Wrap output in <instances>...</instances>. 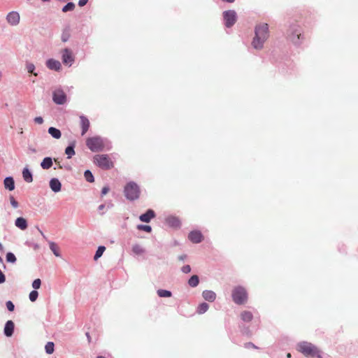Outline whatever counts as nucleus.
<instances>
[{
	"mask_svg": "<svg viewBox=\"0 0 358 358\" xmlns=\"http://www.w3.org/2000/svg\"><path fill=\"white\" fill-rule=\"evenodd\" d=\"M268 37L269 31L268 24L263 22L257 24L255 27V36L251 43L252 48L257 50H262Z\"/></svg>",
	"mask_w": 358,
	"mask_h": 358,
	"instance_id": "f257e3e1",
	"label": "nucleus"
},
{
	"mask_svg": "<svg viewBox=\"0 0 358 358\" xmlns=\"http://www.w3.org/2000/svg\"><path fill=\"white\" fill-rule=\"evenodd\" d=\"M86 145L92 152H100L108 145V141L101 136H96L87 138Z\"/></svg>",
	"mask_w": 358,
	"mask_h": 358,
	"instance_id": "f03ea898",
	"label": "nucleus"
},
{
	"mask_svg": "<svg viewBox=\"0 0 358 358\" xmlns=\"http://www.w3.org/2000/svg\"><path fill=\"white\" fill-rule=\"evenodd\" d=\"M124 195L130 201H134L139 197L140 189L136 183L129 182L124 187Z\"/></svg>",
	"mask_w": 358,
	"mask_h": 358,
	"instance_id": "7ed1b4c3",
	"label": "nucleus"
},
{
	"mask_svg": "<svg viewBox=\"0 0 358 358\" xmlns=\"http://www.w3.org/2000/svg\"><path fill=\"white\" fill-rule=\"evenodd\" d=\"M232 299L236 304H243L247 301L248 294L245 289L243 287H236L232 290Z\"/></svg>",
	"mask_w": 358,
	"mask_h": 358,
	"instance_id": "20e7f679",
	"label": "nucleus"
},
{
	"mask_svg": "<svg viewBox=\"0 0 358 358\" xmlns=\"http://www.w3.org/2000/svg\"><path fill=\"white\" fill-rule=\"evenodd\" d=\"M94 162L103 169H109L113 167V162L107 155H95Z\"/></svg>",
	"mask_w": 358,
	"mask_h": 358,
	"instance_id": "39448f33",
	"label": "nucleus"
},
{
	"mask_svg": "<svg viewBox=\"0 0 358 358\" xmlns=\"http://www.w3.org/2000/svg\"><path fill=\"white\" fill-rule=\"evenodd\" d=\"M296 350L306 357L313 355V347L310 343L306 341L300 342L296 345Z\"/></svg>",
	"mask_w": 358,
	"mask_h": 358,
	"instance_id": "423d86ee",
	"label": "nucleus"
},
{
	"mask_svg": "<svg viewBox=\"0 0 358 358\" xmlns=\"http://www.w3.org/2000/svg\"><path fill=\"white\" fill-rule=\"evenodd\" d=\"M52 100L58 105L64 104L67 98L65 92L60 88L56 89L52 92Z\"/></svg>",
	"mask_w": 358,
	"mask_h": 358,
	"instance_id": "0eeeda50",
	"label": "nucleus"
},
{
	"mask_svg": "<svg viewBox=\"0 0 358 358\" xmlns=\"http://www.w3.org/2000/svg\"><path fill=\"white\" fill-rule=\"evenodd\" d=\"M61 53L63 64L68 66H72L74 62V57L72 51L69 48H65L62 50Z\"/></svg>",
	"mask_w": 358,
	"mask_h": 358,
	"instance_id": "6e6552de",
	"label": "nucleus"
},
{
	"mask_svg": "<svg viewBox=\"0 0 358 358\" xmlns=\"http://www.w3.org/2000/svg\"><path fill=\"white\" fill-rule=\"evenodd\" d=\"M289 31V39L295 45H299L301 36V29L299 27L294 26L290 29Z\"/></svg>",
	"mask_w": 358,
	"mask_h": 358,
	"instance_id": "1a4fd4ad",
	"label": "nucleus"
},
{
	"mask_svg": "<svg viewBox=\"0 0 358 358\" xmlns=\"http://www.w3.org/2000/svg\"><path fill=\"white\" fill-rule=\"evenodd\" d=\"M225 25L227 27H230L234 24L236 21V13L234 10H227L223 13Z\"/></svg>",
	"mask_w": 358,
	"mask_h": 358,
	"instance_id": "9d476101",
	"label": "nucleus"
},
{
	"mask_svg": "<svg viewBox=\"0 0 358 358\" xmlns=\"http://www.w3.org/2000/svg\"><path fill=\"white\" fill-rule=\"evenodd\" d=\"M20 14L16 11H11L8 13L6 20L11 26H16L20 22Z\"/></svg>",
	"mask_w": 358,
	"mask_h": 358,
	"instance_id": "9b49d317",
	"label": "nucleus"
},
{
	"mask_svg": "<svg viewBox=\"0 0 358 358\" xmlns=\"http://www.w3.org/2000/svg\"><path fill=\"white\" fill-rule=\"evenodd\" d=\"M46 66L50 70L59 71L62 68V64L58 60L49 59L46 61Z\"/></svg>",
	"mask_w": 358,
	"mask_h": 358,
	"instance_id": "f8f14e48",
	"label": "nucleus"
},
{
	"mask_svg": "<svg viewBox=\"0 0 358 358\" xmlns=\"http://www.w3.org/2000/svg\"><path fill=\"white\" fill-rule=\"evenodd\" d=\"M188 237L189 239L194 243H199L203 240V236L199 231H191Z\"/></svg>",
	"mask_w": 358,
	"mask_h": 358,
	"instance_id": "ddd939ff",
	"label": "nucleus"
},
{
	"mask_svg": "<svg viewBox=\"0 0 358 358\" xmlns=\"http://www.w3.org/2000/svg\"><path fill=\"white\" fill-rule=\"evenodd\" d=\"M49 185L52 192L57 193L61 191L62 184L57 178H52Z\"/></svg>",
	"mask_w": 358,
	"mask_h": 358,
	"instance_id": "4468645a",
	"label": "nucleus"
},
{
	"mask_svg": "<svg viewBox=\"0 0 358 358\" xmlns=\"http://www.w3.org/2000/svg\"><path fill=\"white\" fill-rule=\"evenodd\" d=\"M14 327L15 325L13 321H7L4 327V334L8 337L11 336L13 334Z\"/></svg>",
	"mask_w": 358,
	"mask_h": 358,
	"instance_id": "2eb2a0df",
	"label": "nucleus"
},
{
	"mask_svg": "<svg viewBox=\"0 0 358 358\" xmlns=\"http://www.w3.org/2000/svg\"><path fill=\"white\" fill-rule=\"evenodd\" d=\"M80 124H81V128H82L81 135L83 136L89 129L90 121L86 117L83 116V115L80 117Z\"/></svg>",
	"mask_w": 358,
	"mask_h": 358,
	"instance_id": "dca6fc26",
	"label": "nucleus"
},
{
	"mask_svg": "<svg viewBox=\"0 0 358 358\" xmlns=\"http://www.w3.org/2000/svg\"><path fill=\"white\" fill-rule=\"evenodd\" d=\"M15 225L17 228L21 229V230H25L27 227H28V224H27V221L25 218L24 217H17L15 221Z\"/></svg>",
	"mask_w": 358,
	"mask_h": 358,
	"instance_id": "f3484780",
	"label": "nucleus"
},
{
	"mask_svg": "<svg viewBox=\"0 0 358 358\" xmlns=\"http://www.w3.org/2000/svg\"><path fill=\"white\" fill-rule=\"evenodd\" d=\"M202 296L206 301L213 302L216 299V294L211 290H204L202 293Z\"/></svg>",
	"mask_w": 358,
	"mask_h": 358,
	"instance_id": "a211bd4d",
	"label": "nucleus"
},
{
	"mask_svg": "<svg viewBox=\"0 0 358 358\" xmlns=\"http://www.w3.org/2000/svg\"><path fill=\"white\" fill-rule=\"evenodd\" d=\"M155 217V212L152 210H148L145 213L140 215L139 219L144 222H149Z\"/></svg>",
	"mask_w": 358,
	"mask_h": 358,
	"instance_id": "6ab92c4d",
	"label": "nucleus"
},
{
	"mask_svg": "<svg viewBox=\"0 0 358 358\" xmlns=\"http://www.w3.org/2000/svg\"><path fill=\"white\" fill-rule=\"evenodd\" d=\"M166 222L169 226L172 227H178L180 224V220L173 216L168 217L166 219Z\"/></svg>",
	"mask_w": 358,
	"mask_h": 358,
	"instance_id": "aec40b11",
	"label": "nucleus"
},
{
	"mask_svg": "<svg viewBox=\"0 0 358 358\" xmlns=\"http://www.w3.org/2000/svg\"><path fill=\"white\" fill-rule=\"evenodd\" d=\"M4 187L9 191H12L15 189V182L12 177H6L3 181Z\"/></svg>",
	"mask_w": 358,
	"mask_h": 358,
	"instance_id": "412c9836",
	"label": "nucleus"
},
{
	"mask_svg": "<svg viewBox=\"0 0 358 358\" xmlns=\"http://www.w3.org/2000/svg\"><path fill=\"white\" fill-rule=\"evenodd\" d=\"M52 166V159L51 157H45L41 163L43 169H48Z\"/></svg>",
	"mask_w": 358,
	"mask_h": 358,
	"instance_id": "4be33fe9",
	"label": "nucleus"
},
{
	"mask_svg": "<svg viewBox=\"0 0 358 358\" xmlns=\"http://www.w3.org/2000/svg\"><path fill=\"white\" fill-rule=\"evenodd\" d=\"M22 177L27 182H31L33 180L32 174L27 167L24 168L22 171Z\"/></svg>",
	"mask_w": 358,
	"mask_h": 358,
	"instance_id": "5701e85b",
	"label": "nucleus"
},
{
	"mask_svg": "<svg viewBox=\"0 0 358 358\" xmlns=\"http://www.w3.org/2000/svg\"><path fill=\"white\" fill-rule=\"evenodd\" d=\"M49 247H50V250L53 252V254L56 257H61V254L59 252V248L55 242L49 241Z\"/></svg>",
	"mask_w": 358,
	"mask_h": 358,
	"instance_id": "b1692460",
	"label": "nucleus"
},
{
	"mask_svg": "<svg viewBox=\"0 0 358 358\" xmlns=\"http://www.w3.org/2000/svg\"><path fill=\"white\" fill-rule=\"evenodd\" d=\"M48 133L54 138H56V139H59L61 137V136H62L61 131L58 129L55 128V127H50L48 129Z\"/></svg>",
	"mask_w": 358,
	"mask_h": 358,
	"instance_id": "393cba45",
	"label": "nucleus"
},
{
	"mask_svg": "<svg viewBox=\"0 0 358 358\" xmlns=\"http://www.w3.org/2000/svg\"><path fill=\"white\" fill-rule=\"evenodd\" d=\"M199 283V277L196 275H192L188 280V284L192 287H196Z\"/></svg>",
	"mask_w": 358,
	"mask_h": 358,
	"instance_id": "a878e982",
	"label": "nucleus"
},
{
	"mask_svg": "<svg viewBox=\"0 0 358 358\" xmlns=\"http://www.w3.org/2000/svg\"><path fill=\"white\" fill-rule=\"evenodd\" d=\"M241 319L245 322H250L253 317L252 313L243 311L241 315Z\"/></svg>",
	"mask_w": 358,
	"mask_h": 358,
	"instance_id": "bb28decb",
	"label": "nucleus"
},
{
	"mask_svg": "<svg viewBox=\"0 0 358 358\" xmlns=\"http://www.w3.org/2000/svg\"><path fill=\"white\" fill-rule=\"evenodd\" d=\"M105 250H106L105 246H99L96 251V253L94 257V259L95 261H96L99 258H100L102 256V255Z\"/></svg>",
	"mask_w": 358,
	"mask_h": 358,
	"instance_id": "cd10ccee",
	"label": "nucleus"
},
{
	"mask_svg": "<svg viewBox=\"0 0 358 358\" xmlns=\"http://www.w3.org/2000/svg\"><path fill=\"white\" fill-rule=\"evenodd\" d=\"M45 352L48 355H51L54 352L55 345L52 342H48L45 346Z\"/></svg>",
	"mask_w": 358,
	"mask_h": 358,
	"instance_id": "c85d7f7f",
	"label": "nucleus"
},
{
	"mask_svg": "<svg viewBox=\"0 0 358 358\" xmlns=\"http://www.w3.org/2000/svg\"><path fill=\"white\" fill-rule=\"evenodd\" d=\"M208 308H209V306L208 303H202L198 306L197 313L199 314H203L208 310Z\"/></svg>",
	"mask_w": 358,
	"mask_h": 358,
	"instance_id": "c756f323",
	"label": "nucleus"
},
{
	"mask_svg": "<svg viewBox=\"0 0 358 358\" xmlns=\"http://www.w3.org/2000/svg\"><path fill=\"white\" fill-rule=\"evenodd\" d=\"M65 153L67 155V158L70 159L75 155L74 145H69L65 150Z\"/></svg>",
	"mask_w": 358,
	"mask_h": 358,
	"instance_id": "7c9ffc66",
	"label": "nucleus"
},
{
	"mask_svg": "<svg viewBox=\"0 0 358 358\" xmlns=\"http://www.w3.org/2000/svg\"><path fill=\"white\" fill-rule=\"evenodd\" d=\"M157 294L159 297H171L172 295L170 291L166 289H158Z\"/></svg>",
	"mask_w": 358,
	"mask_h": 358,
	"instance_id": "2f4dec72",
	"label": "nucleus"
},
{
	"mask_svg": "<svg viewBox=\"0 0 358 358\" xmlns=\"http://www.w3.org/2000/svg\"><path fill=\"white\" fill-rule=\"evenodd\" d=\"M132 251L136 255H141L144 252L143 248L138 244L133 245Z\"/></svg>",
	"mask_w": 358,
	"mask_h": 358,
	"instance_id": "473e14b6",
	"label": "nucleus"
},
{
	"mask_svg": "<svg viewBox=\"0 0 358 358\" xmlns=\"http://www.w3.org/2000/svg\"><path fill=\"white\" fill-rule=\"evenodd\" d=\"M84 176H85V180L89 182H92L94 180V176H93L92 172L89 170H87L85 171Z\"/></svg>",
	"mask_w": 358,
	"mask_h": 358,
	"instance_id": "72a5a7b5",
	"label": "nucleus"
},
{
	"mask_svg": "<svg viewBox=\"0 0 358 358\" xmlns=\"http://www.w3.org/2000/svg\"><path fill=\"white\" fill-rule=\"evenodd\" d=\"M26 69L29 73H34V76H37V73H34L35 70V65L33 63L27 62L26 63Z\"/></svg>",
	"mask_w": 358,
	"mask_h": 358,
	"instance_id": "f704fd0d",
	"label": "nucleus"
},
{
	"mask_svg": "<svg viewBox=\"0 0 358 358\" xmlns=\"http://www.w3.org/2000/svg\"><path fill=\"white\" fill-rule=\"evenodd\" d=\"M75 8V4L73 2H69L62 8V11L66 13L73 10Z\"/></svg>",
	"mask_w": 358,
	"mask_h": 358,
	"instance_id": "c9c22d12",
	"label": "nucleus"
},
{
	"mask_svg": "<svg viewBox=\"0 0 358 358\" xmlns=\"http://www.w3.org/2000/svg\"><path fill=\"white\" fill-rule=\"evenodd\" d=\"M6 258L8 262L15 263L16 262V257L15 255L12 252H8L6 254Z\"/></svg>",
	"mask_w": 358,
	"mask_h": 358,
	"instance_id": "e433bc0d",
	"label": "nucleus"
},
{
	"mask_svg": "<svg viewBox=\"0 0 358 358\" xmlns=\"http://www.w3.org/2000/svg\"><path fill=\"white\" fill-rule=\"evenodd\" d=\"M38 296V292L36 290H33L29 293V298L31 302H34Z\"/></svg>",
	"mask_w": 358,
	"mask_h": 358,
	"instance_id": "4c0bfd02",
	"label": "nucleus"
},
{
	"mask_svg": "<svg viewBox=\"0 0 358 358\" xmlns=\"http://www.w3.org/2000/svg\"><path fill=\"white\" fill-rule=\"evenodd\" d=\"M137 229L138 230L145 231L148 232V233H150L152 231V228L149 225L138 224L137 226Z\"/></svg>",
	"mask_w": 358,
	"mask_h": 358,
	"instance_id": "58836bf2",
	"label": "nucleus"
},
{
	"mask_svg": "<svg viewBox=\"0 0 358 358\" xmlns=\"http://www.w3.org/2000/svg\"><path fill=\"white\" fill-rule=\"evenodd\" d=\"M41 285V281L39 278L36 279L32 282V287L35 289H38L40 288Z\"/></svg>",
	"mask_w": 358,
	"mask_h": 358,
	"instance_id": "ea45409f",
	"label": "nucleus"
},
{
	"mask_svg": "<svg viewBox=\"0 0 358 358\" xmlns=\"http://www.w3.org/2000/svg\"><path fill=\"white\" fill-rule=\"evenodd\" d=\"M10 202L11 206L14 208H18V206H19L18 202L14 199V197L13 196H10Z\"/></svg>",
	"mask_w": 358,
	"mask_h": 358,
	"instance_id": "a19ab883",
	"label": "nucleus"
},
{
	"mask_svg": "<svg viewBox=\"0 0 358 358\" xmlns=\"http://www.w3.org/2000/svg\"><path fill=\"white\" fill-rule=\"evenodd\" d=\"M6 308L7 309L9 310V311H13L14 308H15V306L14 304L13 303L12 301H8L6 303Z\"/></svg>",
	"mask_w": 358,
	"mask_h": 358,
	"instance_id": "79ce46f5",
	"label": "nucleus"
},
{
	"mask_svg": "<svg viewBox=\"0 0 358 358\" xmlns=\"http://www.w3.org/2000/svg\"><path fill=\"white\" fill-rule=\"evenodd\" d=\"M181 271L184 273H189L191 271V267L189 265L183 266L181 268Z\"/></svg>",
	"mask_w": 358,
	"mask_h": 358,
	"instance_id": "37998d69",
	"label": "nucleus"
},
{
	"mask_svg": "<svg viewBox=\"0 0 358 358\" xmlns=\"http://www.w3.org/2000/svg\"><path fill=\"white\" fill-rule=\"evenodd\" d=\"M34 122L36 124H41L43 123V119L41 117H36L34 118Z\"/></svg>",
	"mask_w": 358,
	"mask_h": 358,
	"instance_id": "c03bdc74",
	"label": "nucleus"
},
{
	"mask_svg": "<svg viewBox=\"0 0 358 358\" xmlns=\"http://www.w3.org/2000/svg\"><path fill=\"white\" fill-rule=\"evenodd\" d=\"M6 281V277L5 275L3 273V272L0 270V284L3 283Z\"/></svg>",
	"mask_w": 358,
	"mask_h": 358,
	"instance_id": "a18cd8bd",
	"label": "nucleus"
},
{
	"mask_svg": "<svg viewBox=\"0 0 358 358\" xmlns=\"http://www.w3.org/2000/svg\"><path fill=\"white\" fill-rule=\"evenodd\" d=\"M109 192L108 187H103L101 189V196L106 195Z\"/></svg>",
	"mask_w": 358,
	"mask_h": 358,
	"instance_id": "49530a36",
	"label": "nucleus"
},
{
	"mask_svg": "<svg viewBox=\"0 0 358 358\" xmlns=\"http://www.w3.org/2000/svg\"><path fill=\"white\" fill-rule=\"evenodd\" d=\"M88 0H79L78 5L82 7L87 4Z\"/></svg>",
	"mask_w": 358,
	"mask_h": 358,
	"instance_id": "de8ad7c7",
	"label": "nucleus"
},
{
	"mask_svg": "<svg viewBox=\"0 0 358 358\" xmlns=\"http://www.w3.org/2000/svg\"><path fill=\"white\" fill-rule=\"evenodd\" d=\"M99 210H103L104 208H105V205L104 204H101L99 206Z\"/></svg>",
	"mask_w": 358,
	"mask_h": 358,
	"instance_id": "09e8293b",
	"label": "nucleus"
},
{
	"mask_svg": "<svg viewBox=\"0 0 358 358\" xmlns=\"http://www.w3.org/2000/svg\"><path fill=\"white\" fill-rule=\"evenodd\" d=\"M186 258V255H181L178 257V259L181 261L184 260Z\"/></svg>",
	"mask_w": 358,
	"mask_h": 358,
	"instance_id": "8fccbe9b",
	"label": "nucleus"
},
{
	"mask_svg": "<svg viewBox=\"0 0 358 358\" xmlns=\"http://www.w3.org/2000/svg\"><path fill=\"white\" fill-rule=\"evenodd\" d=\"M34 250H38L39 248V245L38 244H34Z\"/></svg>",
	"mask_w": 358,
	"mask_h": 358,
	"instance_id": "3c124183",
	"label": "nucleus"
},
{
	"mask_svg": "<svg viewBox=\"0 0 358 358\" xmlns=\"http://www.w3.org/2000/svg\"><path fill=\"white\" fill-rule=\"evenodd\" d=\"M3 245L0 243V250H3Z\"/></svg>",
	"mask_w": 358,
	"mask_h": 358,
	"instance_id": "603ef678",
	"label": "nucleus"
},
{
	"mask_svg": "<svg viewBox=\"0 0 358 358\" xmlns=\"http://www.w3.org/2000/svg\"><path fill=\"white\" fill-rule=\"evenodd\" d=\"M287 358H290L291 357V354L290 353H287Z\"/></svg>",
	"mask_w": 358,
	"mask_h": 358,
	"instance_id": "864d4df0",
	"label": "nucleus"
},
{
	"mask_svg": "<svg viewBox=\"0 0 358 358\" xmlns=\"http://www.w3.org/2000/svg\"><path fill=\"white\" fill-rule=\"evenodd\" d=\"M248 345H251V346H252L253 348H255V345H254V344H252V343H248Z\"/></svg>",
	"mask_w": 358,
	"mask_h": 358,
	"instance_id": "5fc2aeb1",
	"label": "nucleus"
},
{
	"mask_svg": "<svg viewBox=\"0 0 358 358\" xmlns=\"http://www.w3.org/2000/svg\"><path fill=\"white\" fill-rule=\"evenodd\" d=\"M62 41H66V37H64V38H62Z\"/></svg>",
	"mask_w": 358,
	"mask_h": 358,
	"instance_id": "6e6d98bb",
	"label": "nucleus"
},
{
	"mask_svg": "<svg viewBox=\"0 0 358 358\" xmlns=\"http://www.w3.org/2000/svg\"><path fill=\"white\" fill-rule=\"evenodd\" d=\"M62 41H66V37H64V38H62Z\"/></svg>",
	"mask_w": 358,
	"mask_h": 358,
	"instance_id": "4d7b16f0",
	"label": "nucleus"
},
{
	"mask_svg": "<svg viewBox=\"0 0 358 358\" xmlns=\"http://www.w3.org/2000/svg\"><path fill=\"white\" fill-rule=\"evenodd\" d=\"M317 358H322V357L320 355H317Z\"/></svg>",
	"mask_w": 358,
	"mask_h": 358,
	"instance_id": "13d9d810",
	"label": "nucleus"
},
{
	"mask_svg": "<svg viewBox=\"0 0 358 358\" xmlns=\"http://www.w3.org/2000/svg\"><path fill=\"white\" fill-rule=\"evenodd\" d=\"M42 1H44V2H46V1H49L50 0H41Z\"/></svg>",
	"mask_w": 358,
	"mask_h": 358,
	"instance_id": "bf43d9fd",
	"label": "nucleus"
},
{
	"mask_svg": "<svg viewBox=\"0 0 358 358\" xmlns=\"http://www.w3.org/2000/svg\"><path fill=\"white\" fill-rule=\"evenodd\" d=\"M97 358H105V357H102V356H99V357H98Z\"/></svg>",
	"mask_w": 358,
	"mask_h": 358,
	"instance_id": "052dcab7",
	"label": "nucleus"
},
{
	"mask_svg": "<svg viewBox=\"0 0 358 358\" xmlns=\"http://www.w3.org/2000/svg\"><path fill=\"white\" fill-rule=\"evenodd\" d=\"M1 261H2V259L0 257V262H1Z\"/></svg>",
	"mask_w": 358,
	"mask_h": 358,
	"instance_id": "680f3d73",
	"label": "nucleus"
}]
</instances>
